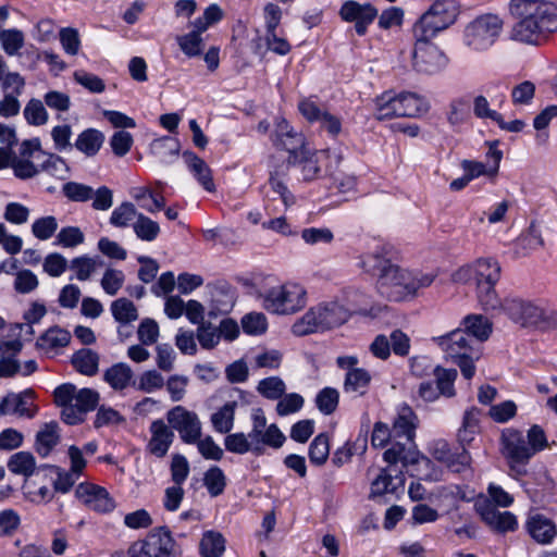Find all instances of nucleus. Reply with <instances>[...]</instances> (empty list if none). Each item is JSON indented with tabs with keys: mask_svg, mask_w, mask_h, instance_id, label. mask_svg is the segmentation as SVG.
<instances>
[{
	"mask_svg": "<svg viewBox=\"0 0 557 557\" xmlns=\"http://www.w3.org/2000/svg\"><path fill=\"white\" fill-rule=\"evenodd\" d=\"M125 281L123 271L115 269H107L101 278V287L110 295L114 296L122 288Z\"/></svg>",
	"mask_w": 557,
	"mask_h": 557,
	"instance_id": "obj_55",
	"label": "nucleus"
},
{
	"mask_svg": "<svg viewBox=\"0 0 557 557\" xmlns=\"http://www.w3.org/2000/svg\"><path fill=\"white\" fill-rule=\"evenodd\" d=\"M503 311L511 321L523 327H535L544 331L548 310H545L531 301L520 298L504 300Z\"/></svg>",
	"mask_w": 557,
	"mask_h": 557,
	"instance_id": "obj_10",
	"label": "nucleus"
},
{
	"mask_svg": "<svg viewBox=\"0 0 557 557\" xmlns=\"http://www.w3.org/2000/svg\"><path fill=\"white\" fill-rule=\"evenodd\" d=\"M474 506L482 521L497 533L515 532L518 529L517 517L510 511H499L488 499L476 502Z\"/></svg>",
	"mask_w": 557,
	"mask_h": 557,
	"instance_id": "obj_14",
	"label": "nucleus"
},
{
	"mask_svg": "<svg viewBox=\"0 0 557 557\" xmlns=\"http://www.w3.org/2000/svg\"><path fill=\"white\" fill-rule=\"evenodd\" d=\"M59 424L55 421L45 423L36 434L35 448L39 456L47 457L59 444Z\"/></svg>",
	"mask_w": 557,
	"mask_h": 557,
	"instance_id": "obj_28",
	"label": "nucleus"
},
{
	"mask_svg": "<svg viewBox=\"0 0 557 557\" xmlns=\"http://www.w3.org/2000/svg\"><path fill=\"white\" fill-rule=\"evenodd\" d=\"M85 240V235L77 226H65L60 230L55 238V245L73 248Z\"/></svg>",
	"mask_w": 557,
	"mask_h": 557,
	"instance_id": "obj_51",
	"label": "nucleus"
},
{
	"mask_svg": "<svg viewBox=\"0 0 557 557\" xmlns=\"http://www.w3.org/2000/svg\"><path fill=\"white\" fill-rule=\"evenodd\" d=\"M225 449L233 454L244 455L251 451L252 445L243 432L232 433L224 438Z\"/></svg>",
	"mask_w": 557,
	"mask_h": 557,
	"instance_id": "obj_58",
	"label": "nucleus"
},
{
	"mask_svg": "<svg viewBox=\"0 0 557 557\" xmlns=\"http://www.w3.org/2000/svg\"><path fill=\"white\" fill-rule=\"evenodd\" d=\"M288 164L281 165L270 173L268 184L271 190L283 201L285 208L293 206L296 201L295 196L287 187Z\"/></svg>",
	"mask_w": 557,
	"mask_h": 557,
	"instance_id": "obj_27",
	"label": "nucleus"
},
{
	"mask_svg": "<svg viewBox=\"0 0 557 557\" xmlns=\"http://www.w3.org/2000/svg\"><path fill=\"white\" fill-rule=\"evenodd\" d=\"M339 393L334 387H324L315 396V406L321 413L332 414L338 407Z\"/></svg>",
	"mask_w": 557,
	"mask_h": 557,
	"instance_id": "obj_44",
	"label": "nucleus"
},
{
	"mask_svg": "<svg viewBox=\"0 0 557 557\" xmlns=\"http://www.w3.org/2000/svg\"><path fill=\"white\" fill-rule=\"evenodd\" d=\"M42 468H49L57 474V479L53 481V488L58 493H69L76 481L78 480L79 475L72 471H65L62 468L58 466H42Z\"/></svg>",
	"mask_w": 557,
	"mask_h": 557,
	"instance_id": "obj_47",
	"label": "nucleus"
},
{
	"mask_svg": "<svg viewBox=\"0 0 557 557\" xmlns=\"http://www.w3.org/2000/svg\"><path fill=\"white\" fill-rule=\"evenodd\" d=\"M34 397L33 389H25L17 394L9 393L0 399V416L16 414L27 419L34 418L38 411Z\"/></svg>",
	"mask_w": 557,
	"mask_h": 557,
	"instance_id": "obj_15",
	"label": "nucleus"
},
{
	"mask_svg": "<svg viewBox=\"0 0 557 557\" xmlns=\"http://www.w3.org/2000/svg\"><path fill=\"white\" fill-rule=\"evenodd\" d=\"M273 144L276 148L284 149L289 153L288 165H296L299 157L308 151L302 134L295 132L285 119L276 123Z\"/></svg>",
	"mask_w": 557,
	"mask_h": 557,
	"instance_id": "obj_13",
	"label": "nucleus"
},
{
	"mask_svg": "<svg viewBox=\"0 0 557 557\" xmlns=\"http://www.w3.org/2000/svg\"><path fill=\"white\" fill-rule=\"evenodd\" d=\"M170 470L174 484L183 485L190 471L188 460L181 454L173 455Z\"/></svg>",
	"mask_w": 557,
	"mask_h": 557,
	"instance_id": "obj_62",
	"label": "nucleus"
},
{
	"mask_svg": "<svg viewBox=\"0 0 557 557\" xmlns=\"http://www.w3.org/2000/svg\"><path fill=\"white\" fill-rule=\"evenodd\" d=\"M360 265L366 272L377 277L379 292L389 300L401 301L416 293L411 273L380 253L362 256Z\"/></svg>",
	"mask_w": 557,
	"mask_h": 557,
	"instance_id": "obj_3",
	"label": "nucleus"
},
{
	"mask_svg": "<svg viewBox=\"0 0 557 557\" xmlns=\"http://www.w3.org/2000/svg\"><path fill=\"white\" fill-rule=\"evenodd\" d=\"M61 191L67 200L73 202H87L95 196V189L91 186L74 181L64 183Z\"/></svg>",
	"mask_w": 557,
	"mask_h": 557,
	"instance_id": "obj_40",
	"label": "nucleus"
},
{
	"mask_svg": "<svg viewBox=\"0 0 557 557\" xmlns=\"http://www.w3.org/2000/svg\"><path fill=\"white\" fill-rule=\"evenodd\" d=\"M99 355L89 349L82 348L72 357V364L77 372L87 376H94L98 372Z\"/></svg>",
	"mask_w": 557,
	"mask_h": 557,
	"instance_id": "obj_33",
	"label": "nucleus"
},
{
	"mask_svg": "<svg viewBox=\"0 0 557 557\" xmlns=\"http://www.w3.org/2000/svg\"><path fill=\"white\" fill-rule=\"evenodd\" d=\"M497 282H475L476 297L484 311L503 310L504 301L500 300L495 285Z\"/></svg>",
	"mask_w": 557,
	"mask_h": 557,
	"instance_id": "obj_32",
	"label": "nucleus"
},
{
	"mask_svg": "<svg viewBox=\"0 0 557 557\" xmlns=\"http://www.w3.org/2000/svg\"><path fill=\"white\" fill-rule=\"evenodd\" d=\"M372 381L370 372L363 368L345 373L343 391L352 397L364 396Z\"/></svg>",
	"mask_w": 557,
	"mask_h": 557,
	"instance_id": "obj_25",
	"label": "nucleus"
},
{
	"mask_svg": "<svg viewBox=\"0 0 557 557\" xmlns=\"http://www.w3.org/2000/svg\"><path fill=\"white\" fill-rule=\"evenodd\" d=\"M104 143V135L96 128L84 129L78 134L74 147L86 157H95Z\"/></svg>",
	"mask_w": 557,
	"mask_h": 557,
	"instance_id": "obj_29",
	"label": "nucleus"
},
{
	"mask_svg": "<svg viewBox=\"0 0 557 557\" xmlns=\"http://www.w3.org/2000/svg\"><path fill=\"white\" fill-rule=\"evenodd\" d=\"M39 285L38 278L30 270H21L16 273L14 289L18 294H29Z\"/></svg>",
	"mask_w": 557,
	"mask_h": 557,
	"instance_id": "obj_63",
	"label": "nucleus"
},
{
	"mask_svg": "<svg viewBox=\"0 0 557 557\" xmlns=\"http://www.w3.org/2000/svg\"><path fill=\"white\" fill-rule=\"evenodd\" d=\"M309 460L317 467L323 466L330 456V437L326 433L318 434L308 448Z\"/></svg>",
	"mask_w": 557,
	"mask_h": 557,
	"instance_id": "obj_39",
	"label": "nucleus"
},
{
	"mask_svg": "<svg viewBox=\"0 0 557 557\" xmlns=\"http://www.w3.org/2000/svg\"><path fill=\"white\" fill-rule=\"evenodd\" d=\"M349 318V311L337 301H326L311 307L292 326L296 336L322 333L341 326Z\"/></svg>",
	"mask_w": 557,
	"mask_h": 557,
	"instance_id": "obj_5",
	"label": "nucleus"
},
{
	"mask_svg": "<svg viewBox=\"0 0 557 557\" xmlns=\"http://www.w3.org/2000/svg\"><path fill=\"white\" fill-rule=\"evenodd\" d=\"M100 395L92 388H82L76 392L75 405L83 413L95 410L99 404Z\"/></svg>",
	"mask_w": 557,
	"mask_h": 557,
	"instance_id": "obj_56",
	"label": "nucleus"
},
{
	"mask_svg": "<svg viewBox=\"0 0 557 557\" xmlns=\"http://www.w3.org/2000/svg\"><path fill=\"white\" fill-rule=\"evenodd\" d=\"M504 21L496 14L476 16L463 30V44L473 51L488 50L499 38Z\"/></svg>",
	"mask_w": 557,
	"mask_h": 557,
	"instance_id": "obj_6",
	"label": "nucleus"
},
{
	"mask_svg": "<svg viewBox=\"0 0 557 557\" xmlns=\"http://www.w3.org/2000/svg\"><path fill=\"white\" fill-rule=\"evenodd\" d=\"M183 158L189 171L194 174L198 183L207 191H214L215 185L212 180L211 170L207 165V163L193 151H184Z\"/></svg>",
	"mask_w": 557,
	"mask_h": 557,
	"instance_id": "obj_26",
	"label": "nucleus"
},
{
	"mask_svg": "<svg viewBox=\"0 0 557 557\" xmlns=\"http://www.w3.org/2000/svg\"><path fill=\"white\" fill-rule=\"evenodd\" d=\"M236 407V401H227L212 413L211 423L215 432L226 434L233 429Z\"/></svg>",
	"mask_w": 557,
	"mask_h": 557,
	"instance_id": "obj_34",
	"label": "nucleus"
},
{
	"mask_svg": "<svg viewBox=\"0 0 557 557\" xmlns=\"http://www.w3.org/2000/svg\"><path fill=\"white\" fill-rule=\"evenodd\" d=\"M7 466L10 472L30 478L36 469V460L32 453L18 451L9 458Z\"/></svg>",
	"mask_w": 557,
	"mask_h": 557,
	"instance_id": "obj_36",
	"label": "nucleus"
},
{
	"mask_svg": "<svg viewBox=\"0 0 557 557\" xmlns=\"http://www.w3.org/2000/svg\"><path fill=\"white\" fill-rule=\"evenodd\" d=\"M460 13L457 2H433L420 16V42L453 25Z\"/></svg>",
	"mask_w": 557,
	"mask_h": 557,
	"instance_id": "obj_8",
	"label": "nucleus"
},
{
	"mask_svg": "<svg viewBox=\"0 0 557 557\" xmlns=\"http://www.w3.org/2000/svg\"><path fill=\"white\" fill-rule=\"evenodd\" d=\"M242 327L246 334L260 335L267 331V318L261 312H250L243 317Z\"/></svg>",
	"mask_w": 557,
	"mask_h": 557,
	"instance_id": "obj_54",
	"label": "nucleus"
},
{
	"mask_svg": "<svg viewBox=\"0 0 557 557\" xmlns=\"http://www.w3.org/2000/svg\"><path fill=\"white\" fill-rule=\"evenodd\" d=\"M258 297L267 311L276 314H290L305 306V290L298 285L273 286Z\"/></svg>",
	"mask_w": 557,
	"mask_h": 557,
	"instance_id": "obj_7",
	"label": "nucleus"
},
{
	"mask_svg": "<svg viewBox=\"0 0 557 557\" xmlns=\"http://www.w3.org/2000/svg\"><path fill=\"white\" fill-rule=\"evenodd\" d=\"M301 238L308 245L330 244L334 234L327 227H308L301 231Z\"/></svg>",
	"mask_w": 557,
	"mask_h": 557,
	"instance_id": "obj_57",
	"label": "nucleus"
},
{
	"mask_svg": "<svg viewBox=\"0 0 557 557\" xmlns=\"http://www.w3.org/2000/svg\"><path fill=\"white\" fill-rule=\"evenodd\" d=\"M396 490L397 485L394 483V478L386 469H383L371 483L370 498L375 499L385 494H394Z\"/></svg>",
	"mask_w": 557,
	"mask_h": 557,
	"instance_id": "obj_45",
	"label": "nucleus"
},
{
	"mask_svg": "<svg viewBox=\"0 0 557 557\" xmlns=\"http://www.w3.org/2000/svg\"><path fill=\"white\" fill-rule=\"evenodd\" d=\"M203 485L211 497L223 494L226 487V476L218 466H211L203 474Z\"/></svg>",
	"mask_w": 557,
	"mask_h": 557,
	"instance_id": "obj_41",
	"label": "nucleus"
},
{
	"mask_svg": "<svg viewBox=\"0 0 557 557\" xmlns=\"http://www.w3.org/2000/svg\"><path fill=\"white\" fill-rule=\"evenodd\" d=\"M504 446L503 454L507 460L512 462H529L534 453L529 447L522 432L518 430H507L502 434Z\"/></svg>",
	"mask_w": 557,
	"mask_h": 557,
	"instance_id": "obj_19",
	"label": "nucleus"
},
{
	"mask_svg": "<svg viewBox=\"0 0 557 557\" xmlns=\"http://www.w3.org/2000/svg\"><path fill=\"white\" fill-rule=\"evenodd\" d=\"M442 350L445 359L459 367L462 376L471 380L475 374V361L481 356V347L463 329H456L443 336L433 337Z\"/></svg>",
	"mask_w": 557,
	"mask_h": 557,
	"instance_id": "obj_4",
	"label": "nucleus"
},
{
	"mask_svg": "<svg viewBox=\"0 0 557 557\" xmlns=\"http://www.w3.org/2000/svg\"><path fill=\"white\" fill-rule=\"evenodd\" d=\"M103 381L114 391H123L131 385H136L132 368L124 362H117L108 368L103 372Z\"/></svg>",
	"mask_w": 557,
	"mask_h": 557,
	"instance_id": "obj_23",
	"label": "nucleus"
},
{
	"mask_svg": "<svg viewBox=\"0 0 557 557\" xmlns=\"http://www.w3.org/2000/svg\"><path fill=\"white\" fill-rule=\"evenodd\" d=\"M145 539L152 557H175L180 554L176 542L166 527L152 529Z\"/></svg>",
	"mask_w": 557,
	"mask_h": 557,
	"instance_id": "obj_21",
	"label": "nucleus"
},
{
	"mask_svg": "<svg viewBox=\"0 0 557 557\" xmlns=\"http://www.w3.org/2000/svg\"><path fill=\"white\" fill-rule=\"evenodd\" d=\"M527 533L539 544H550L557 535L555 522L543 513L529 515L524 524Z\"/></svg>",
	"mask_w": 557,
	"mask_h": 557,
	"instance_id": "obj_22",
	"label": "nucleus"
},
{
	"mask_svg": "<svg viewBox=\"0 0 557 557\" xmlns=\"http://www.w3.org/2000/svg\"><path fill=\"white\" fill-rule=\"evenodd\" d=\"M195 444L200 455L207 460L220 461L223 458V449L214 442L212 436L199 438Z\"/></svg>",
	"mask_w": 557,
	"mask_h": 557,
	"instance_id": "obj_64",
	"label": "nucleus"
},
{
	"mask_svg": "<svg viewBox=\"0 0 557 557\" xmlns=\"http://www.w3.org/2000/svg\"><path fill=\"white\" fill-rule=\"evenodd\" d=\"M257 391L270 400L280 399L286 391L284 381L278 376H269L258 383Z\"/></svg>",
	"mask_w": 557,
	"mask_h": 557,
	"instance_id": "obj_43",
	"label": "nucleus"
},
{
	"mask_svg": "<svg viewBox=\"0 0 557 557\" xmlns=\"http://www.w3.org/2000/svg\"><path fill=\"white\" fill-rule=\"evenodd\" d=\"M70 341V332L55 325L48 329L37 338L36 348L44 354H50L59 348L67 346Z\"/></svg>",
	"mask_w": 557,
	"mask_h": 557,
	"instance_id": "obj_24",
	"label": "nucleus"
},
{
	"mask_svg": "<svg viewBox=\"0 0 557 557\" xmlns=\"http://www.w3.org/2000/svg\"><path fill=\"white\" fill-rule=\"evenodd\" d=\"M183 53L188 58L198 57L202 53V38L198 32H190L176 38Z\"/></svg>",
	"mask_w": 557,
	"mask_h": 557,
	"instance_id": "obj_50",
	"label": "nucleus"
},
{
	"mask_svg": "<svg viewBox=\"0 0 557 557\" xmlns=\"http://www.w3.org/2000/svg\"><path fill=\"white\" fill-rule=\"evenodd\" d=\"M462 325L470 336L480 346L481 343L488 339L493 331L492 322L481 314H469L463 318Z\"/></svg>",
	"mask_w": 557,
	"mask_h": 557,
	"instance_id": "obj_30",
	"label": "nucleus"
},
{
	"mask_svg": "<svg viewBox=\"0 0 557 557\" xmlns=\"http://www.w3.org/2000/svg\"><path fill=\"white\" fill-rule=\"evenodd\" d=\"M416 413L406 403L397 407V413L392 428L384 422H375L371 435L373 447L392 446L383 454V459L389 465L401 462L406 468L418 462V451L414 450Z\"/></svg>",
	"mask_w": 557,
	"mask_h": 557,
	"instance_id": "obj_1",
	"label": "nucleus"
},
{
	"mask_svg": "<svg viewBox=\"0 0 557 557\" xmlns=\"http://www.w3.org/2000/svg\"><path fill=\"white\" fill-rule=\"evenodd\" d=\"M434 380L420 383V397L433 401L440 396L451 398L456 395L455 381L458 376L456 369H445L437 366L433 370Z\"/></svg>",
	"mask_w": 557,
	"mask_h": 557,
	"instance_id": "obj_11",
	"label": "nucleus"
},
{
	"mask_svg": "<svg viewBox=\"0 0 557 557\" xmlns=\"http://www.w3.org/2000/svg\"><path fill=\"white\" fill-rule=\"evenodd\" d=\"M149 432L151 436L146 450L157 458L165 457L174 442V431L162 419H157L151 422Z\"/></svg>",
	"mask_w": 557,
	"mask_h": 557,
	"instance_id": "obj_18",
	"label": "nucleus"
},
{
	"mask_svg": "<svg viewBox=\"0 0 557 557\" xmlns=\"http://www.w3.org/2000/svg\"><path fill=\"white\" fill-rule=\"evenodd\" d=\"M137 211L132 202L124 201L111 213L110 224L115 227H126L129 223L137 218Z\"/></svg>",
	"mask_w": 557,
	"mask_h": 557,
	"instance_id": "obj_46",
	"label": "nucleus"
},
{
	"mask_svg": "<svg viewBox=\"0 0 557 557\" xmlns=\"http://www.w3.org/2000/svg\"><path fill=\"white\" fill-rule=\"evenodd\" d=\"M180 148L178 139L172 136L154 139L150 145L151 152L162 163L173 162L180 153Z\"/></svg>",
	"mask_w": 557,
	"mask_h": 557,
	"instance_id": "obj_31",
	"label": "nucleus"
},
{
	"mask_svg": "<svg viewBox=\"0 0 557 557\" xmlns=\"http://www.w3.org/2000/svg\"><path fill=\"white\" fill-rule=\"evenodd\" d=\"M75 495L87 508L100 513L110 512L115 507L109 492L96 484L81 483L75 490Z\"/></svg>",
	"mask_w": 557,
	"mask_h": 557,
	"instance_id": "obj_16",
	"label": "nucleus"
},
{
	"mask_svg": "<svg viewBox=\"0 0 557 557\" xmlns=\"http://www.w3.org/2000/svg\"><path fill=\"white\" fill-rule=\"evenodd\" d=\"M339 14L346 22H355V30L359 36L367 33L368 26L377 15V10L369 2L361 4L360 2H344Z\"/></svg>",
	"mask_w": 557,
	"mask_h": 557,
	"instance_id": "obj_17",
	"label": "nucleus"
},
{
	"mask_svg": "<svg viewBox=\"0 0 557 557\" xmlns=\"http://www.w3.org/2000/svg\"><path fill=\"white\" fill-rule=\"evenodd\" d=\"M110 310L114 320L122 325H128L138 319V310L136 306L125 297H121L112 301Z\"/></svg>",
	"mask_w": 557,
	"mask_h": 557,
	"instance_id": "obj_37",
	"label": "nucleus"
},
{
	"mask_svg": "<svg viewBox=\"0 0 557 557\" xmlns=\"http://www.w3.org/2000/svg\"><path fill=\"white\" fill-rule=\"evenodd\" d=\"M2 48L9 55H15L24 46V35L18 29H4L0 33Z\"/></svg>",
	"mask_w": 557,
	"mask_h": 557,
	"instance_id": "obj_53",
	"label": "nucleus"
},
{
	"mask_svg": "<svg viewBox=\"0 0 557 557\" xmlns=\"http://www.w3.org/2000/svg\"><path fill=\"white\" fill-rule=\"evenodd\" d=\"M277 400L275 410L280 417H286L298 412L305 404L304 397L297 393L284 394Z\"/></svg>",
	"mask_w": 557,
	"mask_h": 557,
	"instance_id": "obj_48",
	"label": "nucleus"
},
{
	"mask_svg": "<svg viewBox=\"0 0 557 557\" xmlns=\"http://www.w3.org/2000/svg\"><path fill=\"white\" fill-rule=\"evenodd\" d=\"M164 385L163 376L157 370H148L140 374L137 389L145 393H152Z\"/></svg>",
	"mask_w": 557,
	"mask_h": 557,
	"instance_id": "obj_61",
	"label": "nucleus"
},
{
	"mask_svg": "<svg viewBox=\"0 0 557 557\" xmlns=\"http://www.w3.org/2000/svg\"><path fill=\"white\" fill-rule=\"evenodd\" d=\"M168 422L171 429L177 431L186 444H195L201 437V423L194 411L176 406L168 411Z\"/></svg>",
	"mask_w": 557,
	"mask_h": 557,
	"instance_id": "obj_12",
	"label": "nucleus"
},
{
	"mask_svg": "<svg viewBox=\"0 0 557 557\" xmlns=\"http://www.w3.org/2000/svg\"><path fill=\"white\" fill-rule=\"evenodd\" d=\"M376 119L416 117L418 114V96L413 92L394 95L385 91L376 98Z\"/></svg>",
	"mask_w": 557,
	"mask_h": 557,
	"instance_id": "obj_9",
	"label": "nucleus"
},
{
	"mask_svg": "<svg viewBox=\"0 0 557 557\" xmlns=\"http://www.w3.org/2000/svg\"><path fill=\"white\" fill-rule=\"evenodd\" d=\"M138 339L141 345H153L159 337V325L150 318L144 319L137 330Z\"/></svg>",
	"mask_w": 557,
	"mask_h": 557,
	"instance_id": "obj_60",
	"label": "nucleus"
},
{
	"mask_svg": "<svg viewBox=\"0 0 557 557\" xmlns=\"http://www.w3.org/2000/svg\"><path fill=\"white\" fill-rule=\"evenodd\" d=\"M449 63V58L429 39L420 42V74L436 75L442 73Z\"/></svg>",
	"mask_w": 557,
	"mask_h": 557,
	"instance_id": "obj_20",
	"label": "nucleus"
},
{
	"mask_svg": "<svg viewBox=\"0 0 557 557\" xmlns=\"http://www.w3.org/2000/svg\"><path fill=\"white\" fill-rule=\"evenodd\" d=\"M40 170L59 178H65L70 172L65 160L55 153L48 154V158L41 163Z\"/></svg>",
	"mask_w": 557,
	"mask_h": 557,
	"instance_id": "obj_59",
	"label": "nucleus"
},
{
	"mask_svg": "<svg viewBox=\"0 0 557 557\" xmlns=\"http://www.w3.org/2000/svg\"><path fill=\"white\" fill-rule=\"evenodd\" d=\"M58 230V221L52 215L39 218L32 225L33 235L39 240H47Z\"/></svg>",
	"mask_w": 557,
	"mask_h": 557,
	"instance_id": "obj_52",
	"label": "nucleus"
},
{
	"mask_svg": "<svg viewBox=\"0 0 557 557\" xmlns=\"http://www.w3.org/2000/svg\"><path fill=\"white\" fill-rule=\"evenodd\" d=\"M502 268L499 262L491 257L475 260L474 282H498Z\"/></svg>",
	"mask_w": 557,
	"mask_h": 557,
	"instance_id": "obj_35",
	"label": "nucleus"
},
{
	"mask_svg": "<svg viewBox=\"0 0 557 557\" xmlns=\"http://www.w3.org/2000/svg\"><path fill=\"white\" fill-rule=\"evenodd\" d=\"M23 114L29 125L40 126L48 121L47 110L38 99H30L25 106Z\"/></svg>",
	"mask_w": 557,
	"mask_h": 557,
	"instance_id": "obj_49",
	"label": "nucleus"
},
{
	"mask_svg": "<svg viewBox=\"0 0 557 557\" xmlns=\"http://www.w3.org/2000/svg\"><path fill=\"white\" fill-rule=\"evenodd\" d=\"M133 230L136 236L144 242H153L160 234L159 224L143 213L137 214Z\"/></svg>",
	"mask_w": 557,
	"mask_h": 557,
	"instance_id": "obj_42",
	"label": "nucleus"
},
{
	"mask_svg": "<svg viewBox=\"0 0 557 557\" xmlns=\"http://www.w3.org/2000/svg\"><path fill=\"white\" fill-rule=\"evenodd\" d=\"M513 20L509 39L523 45L537 46L557 30L555 2H509Z\"/></svg>",
	"mask_w": 557,
	"mask_h": 557,
	"instance_id": "obj_2",
	"label": "nucleus"
},
{
	"mask_svg": "<svg viewBox=\"0 0 557 557\" xmlns=\"http://www.w3.org/2000/svg\"><path fill=\"white\" fill-rule=\"evenodd\" d=\"M225 550V539L220 532L207 531L203 533L199 552L201 557H221Z\"/></svg>",
	"mask_w": 557,
	"mask_h": 557,
	"instance_id": "obj_38",
	"label": "nucleus"
}]
</instances>
